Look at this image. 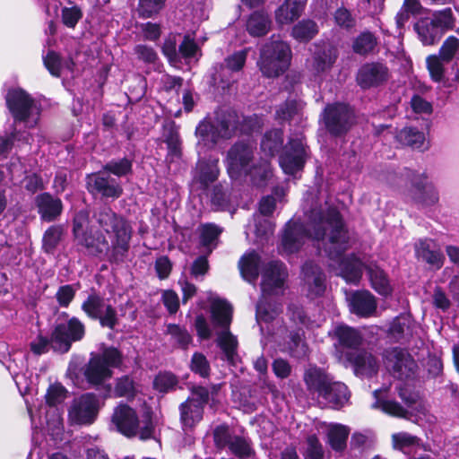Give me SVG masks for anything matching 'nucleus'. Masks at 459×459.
Returning a JSON list of instances; mask_svg holds the SVG:
<instances>
[{"mask_svg": "<svg viewBox=\"0 0 459 459\" xmlns=\"http://www.w3.org/2000/svg\"><path fill=\"white\" fill-rule=\"evenodd\" d=\"M322 242L325 255L337 264V274L347 282L357 284L361 279L364 264L355 255L343 256L349 247V233L341 212L335 207L312 210L308 228L300 220L288 221L281 231L279 250L282 254L297 253L306 240Z\"/></svg>", "mask_w": 459, "mask_h": 459, "instance_id": "obj_1", "label": "nucleus"}, {"mask_svg": "<svg viewBox=\"0 0 459 459\" xmlns=\"http://www.w3.org/2000/svg\"><path fill=\"white\" fill-rule=\"evenodd\" d=\"M90 210L85 207L74 212L72 218V236L78 250L98 259H106L111 264H123L128 253L121 252L116 255L113 252L115 242L109 243L104 233L91 224Z\"/></svg>", "mask_w": 459, "mask_h": 459, "instance_id": "obj_2", "label": "nucleus"}, {"mask_svg": "<svg viewBox=\"0 0 459 459\" xmlns=\"http://www.w3.org/2000/svg\"><path fill=\"white\" fill-rule=\"evenodd\" d=\"M333 346L340 360L353 368L356 376L371 377L377 372V359L362 346L360 333L343 324L336 325L332 331Z\"/></svg>", "mask_w": 459, "mask_h": 459, "instance_id": "obj_3", "label": "nucleus"}, {"mask_svg": "<svg viewBox=\"0 0 459 459\" xmlns=\"http://www.w3.org/2000/svg\"><path fill=\"white\" fill-rule=\"evenodd\" d=\"M261 271L260 321L267 323L275 319L282 310L280 299L284 292L288 270L284 263L275 260L265 264L263 269L260 267Z\"/></svg>", "mask_w": 459, "mask_h": 459, "instance_id": "obj_4", "label": "nucleus"}, {"mask_svg": "<svg viewBox=\"0 0 459 459\" xmlns=\"http://www.w3.org/2000/svg\"><path fill=\"white\" fill-rule=\"evenodd\" d=\"M255 147L238 141L227 152V172L230 179L258 186V165L254 163Z\"/></svg>", "mask_w": 459, "mask_h": 459, "instance_id": "obj_5", "label": "nucleus"}, {"mask_svg": "<svg viewBox=\"0 0 459 459\" xmlns=\"http://www.w3.org/2000/svg\"><path fill=\"white\" fill-rule=\"evenodd\" d=\"M96 222L106 232L113 233V252L118 255L122 251L129 253L133 230L128 221L109 206L100 208L94 214Z\"/></svg>", "mask_w": 459, "mask_h": 459, "instance_id": "obj_6", "label": "nucleus"}, {"mask_svg": "<svg viewBox=\"0 0 459 459\" xmlns=\"http://www.w3.org/2000/svg\"><path fill=\"white\" fill-rule=\"evenodd\" d=\"M454 26L453 11L446 7L432 13L430 16L420 18L414 23L413 30L422 45L433 46L437 44L443 35Z\"/></svg>", "mask_w": 459, "mask_h": 459, "instance_id": "obj_7", "label": "nucleus"}, {"mask_svg": "<svg viewBox=\"0 0 459 459\" xmlns=\"http://www.w3.org/2000/svg\"><path fill=\"white\" fill-rule=\"evenodd\" d=\"M291 49L280 36H272L260 49V71L267 77H278L290 65Z\"/></svg>", "mask_w": 459, "mask_h": 459, "instance_id": "obj_8", "label": "nucleus"}, {"mask_svg": "<svg viewBox=\"0 0 459 459\" xmlns=\"http://www.w3.org/2000/svg\"><path fill=\"white\" fill-rule=\"evenodd\" d=\"M60 316L66 318V322H56L53 326V351L65 354L71 350L74 342H81L85 337L86 326L77 316H69L67 312H62Z\"/></svg>", "mask_w": 459, "mask_h": 459, "instance_id": "obj_9", "label": "nucleus"}, {"mask_svg": "<svg viewBox=\"0 0 459 459\" xmlns=\"http://www.w3.org/2000/svg\"><path fill=\"white\" fill-rule=\"evenodd\" d=\"M396 390L406 408L395 400L385 395L389 391V387L377 389L373 392L375 402L372 407L380 409L383 412L392 416L406 418L408 410L413 409L414 406L420 402L419 395L415 392H412L405 384L397 385Z\"/></svg>", "mask_w": 459, "mask_h": 459, "instance_id": "obj_10", "label": "nucleus"}, {"mask_svg": "<svg viewBox=\"0 0 459 459\" xmlns=\"http://www.w3.org/2000/svg\"><path fill=\"white\" fill-rule=\"evenodd\" d=\"M321 119L326 131L334 137L342 136L351 128L355 121L352 108L342 102L327 104L322 114Z\"/></svg>", "mask_w": 459, "mask_h": 459, "instance_id": "obj_11", "label": "nucleus"}, {"mask_svg": "<svg viewBox=\"0 0 459 459\" xmlns=\"http://www.w3.org/2000/svg\"><path fill=\"white\" fill-rule=\"evenodd\" d=\"M308 156V146L303 138H290L279 156V164L285 174L295 176L303 170Z\"/></svg>", "mask_w": 459, "mask_h": 459, "instance_id": "obj_12", "label": "nucleus"}, {"mask_svg": "<svg viewBox=\"0 0 459 459\" xmlns=\"http://www.w3.org/2000/svg\"><path fill=\"white\" fill-rule=\"evenodd\" d=\"M405 176L411 184L407 197L411 202L422 207L433 206L438 203V192L434 185L429 181L426 173L406 169Z\"/></svg>", "mask_w": 459, "mask_h": 459, "instance_id": "obj_13", "label": "nucleus"}, {"mask_svg": "<svg viewBox=\"0 0 459 459\" xmlns=\"http://www.w3.org/2000/svg\"><path fill=\"white\" fill-rule=\"evenodd\" d=\"M286 189L283 186H273L271 193L264 195L260 198V239L262 237L272 236L275 229L274 212L278 209V205L285 203Z\"/></svg>", "mask_w": 459, "mask_h": 459, "instance_id": "obj_14", "label": "nucleus"}, {"mask_svg": "<svg viewBox=\"0 0 459 459\" xmlns=\"http://www.w3.org/2000/svg\"><path fill=\"white\" fill-rule=\"evenodd\" d=\"M85 189L93 197L100 196L102 199H118L123 195L120 183L102 169L96 172L88 173L84 178Z\"/></svg>", "mask_w": 459, "mask_h": 459, "instance_id": "obj_15", "label": "nucleus"}, {"mask_svg": "<svg viewBox=\"0 0 459 459\" xmlns=\"http://www.w3.org/2000/svg\"><path fill=\"white\" fill-rule=\"evenodd\" d=\"M4 100L13 120V126L17 123L28 122L35 104V100L30 93L21 87L9 88Z\"/></svg>", "mask_w": 459, "mask_h": 459, "instance_id": "obj_16", "label": "nucleus"}, {"mask_svg": "<svg viewBox=\"0 0 459 459\" xmlns=\"http://www.w3.org/2000/svg\"><path fill=\"white\" fill-rule=\"evenodd\" d=\"M390 78L387 65L382 62H368L358 70L356 82L358 85L368 90L384 85Z\"/></svg>", "mask_w": 459, "mask_h": 459, "instance_id": "obj_17", "label": "nucleus"}, {"mask_svg": "<svg viewBox=\"0 0 459 459\" xmlns=\"http://www.w3.org/2000/svg\"><path fill=\"white\" fill-rule=\"evenodd\" d=\"M99 412V400L95 394L87 393L81 396L79 402L69 410L68 417L72 424L91 425Z\"/></svg>", "mask_w": 459, "mask_h": 459, "instance_id": "obj_18", "label": "nucleus"}, {"mask_svg": "<svg viewBox=\"0 0 459 459\" xmlns=\"http://www.w3.org/2000/svg\"><path fill=\"white\" fill-rule=\"evenodd\" d=\"M385 358L388 368L399 379H409L414 376L418 368L416 361L405 351L394 347L385 351Z\"/></svg>", "mask_w": 459, "mask_h": 459, "instance_id": "obj_19", "label": "nucleus"}, {"mask_svg": "<svg viewBox=\"0 0 459 459\" xmlns=\"http://www.w3.org/2000/svg\"><path fill=\"white\" fill-rule=\"evenodd\" d=\"M113 374L111 368L97 359L94 352H91L89 360L82 368V375L90 385L97 388L102 386L105 390V397L111 392V385H105V383L113 377Z\"/></svg>", "mask_w": 459, "mask_h": 459, "instance_id": "obj_20", "label": "nucleus"}, {"mask_svg": "<svg viewBox=\"0 0 459 459\" xmlns=\"http://www.w3.org/2000/svg\"><path fill=\"white\" fill-rule=\"evenodd\" d=\"M34 203L41 221L54 222L59 219L64 211L61 198L49 192L37 195Z\"/></svg>", "mask_w": 459, "mask_h": 459, "instance_id": "obj_21", "label": "nucleus"}, {"mask_svg": "<svg viewBox=\"0 0 459 459\" xmlns=\"http://www.w3.org/2000/svg\"><path fill=\"white\" fill-rule=\"evenodd\" d=\"M303 281L307 286V295L311 299L322 296L326 289L325 275L323 270L313 261L302 265Z\"/></svg>", "mask_w": 459, "mask_h": 459, "instance_id": "obj_22", "label": "nucleus"}, {"mask_svg": "<svg viewBox=\"0 0 459 459\" xmlns=\"http://www.w3.org/2000/svg\"><path fill=\"white\" fill-rule=\"evenodd\" d=\"M417 259L428 264L432 269H440L445 261V256L438 248L437 243L430 238H420L414 244Z\"/></svg>", "mask_w": 459, "mask_h": 459, "instance_id": "obj_23", "label": "nucleus"}, {"mask_svg": "<svg viewBox=\"0 0 459 459\" xmlns=\"http://www.w3.org/2000/svg\"><path fill=\"white\" fill-rule=\"evenodd\" d=\"M303 378L308 392L316 399L334 381L329 373L317 366H309Z\"/></svg>", "mask_w": 459, "mask_h": 459, "instance_id": "obj_24", "label": "nucleus"}, {"mask_svg": "<svg viewBox=\"0 0 459 459\" xmlns=\"http://www.w3.org/2000/svg\"><path fill=\"white\" fill-rule=\"evenodd\" d=\"M350 392L345 384L333 381L316 399L318 403L332 409H341L349 403Z\"/></svg>", "mask_w": 459, "mask_h": 459, "instance_id": "obj_25", "label": "nucleus"}, {"mask_svg": "<svg viewBox=\"0 0 459 459\" xmlns=\"http://www.w3.org/2000/svg\"><path fill=\"white\" fill-rule=\"evenodd\" d=\"M111 422L117 430H137L140 426L136 411L125 403H120L114 408Z\"/></svg>", "mask_w": 459, "mask_h": 459, "instance_id": "obj_26", "label": "nucleus"}, {"mask_svg": "<svg viewBox=\"0 0 459 459\" xmlns=\"http://www.w3.org/2000/svg\"><path fill=\"white\" fill-rule=\"evenodd\" d=\"M350 307L352 313L368 317L376 312L377 301L368 290H357L351 296Z\"/></svg>", "mask_w": 459, "mask_h": 459, "instance_id": "obj_27", "label": "nucleus"}, {"mask_svg": "<svg viewBox=\"0 0 459 459\" xmlns=\"http://www.w3.org/2000/svg\"><path fill=\"white\" fill-rule=\"evenodd\" d=\"M210 312L211 321L215 327L222 330L230 329L232 322L233 307L226 299H214L211 304Z\"/></svg>", "mask_w": 459, "mask_h": 459, "instance_id": "obj_28", "label": "nucleus"}, {"mask_svg": "<svg viewBox=\"0 0 459 459\" xmlns=\"http://www.w3.org/2000/svg\"><path fill=\"white\" fill-rule=\"evenodd\" d=\"M413 320L410 314H400L390 324L388 333L395 342H406L412 336Z\"/></svg>", "mask_w": 459, "mask_h": 459, "instance_id": "obj_29", "label": "nucleus"}, {"mask_svg": "<svg viewBox=\"0 0 459 459\" xmlns=\"http://www.w3.org/2000/svg\"><path fill=\"white\" fill-rule=\"evenodd\" d=\"M305 8L303 0H285L275 11L278 24H290L298 20Z\"/></svg>", "mask_w": 459, "mask_h": 459, "instance_id": "obj_30", "label": "nucleus"}, {"mask_svg": "<svg viewBox=\"0 0 459 459\" xmlns=\"http://www.w3.org/2000/svg\"><path fill=\"white\" fill-rule=\"evenodd\" d=\"M338 56L337 49L330 45L317 48L313 55V70L317 74H325L331 70Z\"/></svg>", "mask_w": 459, "mask_h": 459, "instance_id": "obj_31", "label": "nucleus"}, {"mask_svg": "<svg viewBox=\"0 0 459 459\" xmlns=\"http://www.w3.org/2000/svg\"><path fill=\"white\" fill-rule=\"evenodd\" d=\"M378 46V38L368 30L360 31L352 39V51L359 56H367L374 54Z\"/></svg>", "mask_w": 459, "mask_h": 459, "instance_id": "obj_32", "label": "nucleus"}, {"mask_svg": "<svg viewBox=\"0 0 459 459\" xmlns=\"http://www.w3.org/2000/svg\"><path fill=\"white\" fill-rule=\"evenodd\" d=\"M199 231V244L206 249L209 255L217 247L223 228L213 222H206L200 225Z\"/></svg>", "mask_w": 459, "mask_h": 459, "instance_id": "obj_33", "label": "nucleus"}, {"mask_svg": "<svg viewBox=\"0 0 459 459\" xmlns=\"http://www.w3.org/2000/svg\"><path fill=\"white\" fill-rule=\"evenodd\" d=\"M220 176L218 161H201L197 166L195 180L202 191H207Z\"/></svg>", "mask_w": 459, "mask_h": 459, "instance_id": "obj_34", "label": "nucleus"}, {"mask_svg": "<svg viewBox=\"0 0 459 459\" xmlns=\"http://www.w3.org/2000/svg\"><path fill=\"white\" fill-rule=\"evenodd\" d=\"M216 130L220 139L229 140L238 133V114L235 111H223L216 117Z\"/></svg>", "mask_w": 459, "mask_h": 459, "instance_id": "obj_35", "label": "nucleus"}, {"mask_svg": "<svg viewBox=\"0 0 459 459\" xmlns=\"http://www.w3.org/2000/svg\"><path fill=\"white\" fill-rule=\"evenodd\" d=\"M231 192L229 186L222 183L213 185L210 193L211 207L214 212H226L231 207Z\"/></svg>", "mask_w": 459, "mask_h": 459, "instance_id": "obj_36", "label": "nucleus"}, {"mask_svg": "<svg viewBox=\"0 0 459 459\" xmlns=\"http://www.w3.org/2000/svg\"><path fill=\"white\" fill-rule=\"evenodd\" d=\"M238 269L245 281L254 283L258 278V251L252 249L245 253L238 261Z\"/></svg>", "mask_w": 459, "mask_h": 459, "instance_id": "obj_37", "label": "nucleus"}, {"mask_svg": "<svg viewBox=\"0 0 459 459\" xmlns=\"http://www.w3.org/2000/svg\"><path fill=\"white\" fill-rule=\"evenodd\" d=\"M65 236L62 224L50 225L43 233L41 249L45 254L54 255Z\"/></svg>", "mask_w": 459, "mask_h": 459, "instance_id": "obj_38", "label": "nucleus"}, {"mask_svg": "<svg viewBox=\"0 0 459 459\" xmlns=\"http://www.w3.org/2000/svg\"><path fill=\"white\" fill-rule=\"evenodd\" d=\"M95 357L99 359L106 367L111 368H121L124 365L125 356L123 351L113 345L102 343L99 352H94Z\"/></svg>", "mask_w": 459, "mask_h": 459, "instance_id": "obj_39", "label": "nucleus"}, {"mask_svg": "<svg viewBox=\"0 0 459 459\" xmlns=\"http://www.w3.org/2000/svg\"><path fill=\"white\" fill-rule=\"evenodd\" d=\"M105 306L104 298L92 287L87 298L82 301L81 309L89 319L96 321L102 313L103 308H105Z\"/></svg>", "mask_w": 459, "mask_h": 459, "instance_id": "obj_40", "label": "nucleus"}, {"mask_svg": "<svg viewBox=\"0 0 459 459\" xmlns=\"http://www.w3.org/2000/svg\"><path fill=\"white\" fill-rule=\"evenodd\" d=\"M217 345L223 352L229 364L235 366L238 358V339L230 329L222 330L218 333Z\"/></svg>", "mask_w": 459, "mask_h": 459, "instance_id": "obj_41", "label": "nucleus"}, {"mask_svg": "<svg viewBox=\"0 0 459 459\" xmlns=\"http://www.w3.org/2000/svg\"><path fill=\"white\" fill-rule=\"evenodd\" d=\"M283 147V131L279 128L267 131L260 143V151L269 157L282 152Z\"/></svg>", "mask_w": 459, "mask_h": 459, "instance_id": "obj_42", "label": "nucleus"}, {"mask_svg": "<svg viewBox=\"0 0 459 459\" xmlns=\"http://www.w3.org/2000/svg\"><path fill=\"white\" fill-rule=\"evenodd\" d=\"M228 432H214V441L218 446H229L230 451L239 457H247L250 454V446L246 439L240 437H230L221 444L222 439H226Z\"/></svg>", "mask_w": 459, "mask_h": 459, "instance_id": "obj_43", "label": "nucleus"}, {"mask_svg": "<svg viewBox=\"0 0 459 459\" xmlns=\"http://www.w3.org/2000/svg\"><path fill=\"white\" fill-rule=\"evenodd\" d=\"M180 420L185 428L193 429L203 420L204 410L201 406L191 404L190 400H186L179 406Z\"/></svg>", "mask_w": 459, "mask_h": 459, "instance_id": "obj_44", "label": "nucleus"}, {"mask_svg": "<svg viewBox=\"0 0 459 459\" xmlns=\"http://www.w3.org/2000/svg\"><path fill=\"white\" fill-rule=\"evenodd\" d=\"M399 143L410 146L415 150H423L425 134L422 131L413 126H406L396 134Z\"/></svg>", "mask_w": 459, "mask_h": 459, "instance_id": "obj_45", "label": "nucleus"}, {"mask_svg": "<svg viewBox=\"0 0 459 459\" xmlns=\"http://www.w3.org/2000/svg\"><path fill=\"white\" fill-rule=\"evenodd\" d=\"M218 134L215 126L207 119L201 120L195 128V135L199 143L209 148L214 147L219 142Z\"/></svg>", "mask_w": 459, "mask_h": 459, "instance_id": "obj_46", "label": "nucleus"}, {"mask_svg": "<svg viewBox=\"0 0 459 459\" xmlns=\"http://www.w3.org/2000/svg\"><path fill=\"white\" fill-rule=\"evenodd\" d=\"M318 33V25L310 19H303L296 23L291 30V36L299 42H308Z\"/></svg>", "mask_w": 459, "mask_h": 459, "instance_id": "obj_47", "label": "nucleus"}, {"mask_svg": "<svg viewBox=\"0 0 459 459\" xmlns=\"http://www.w3.org/2000/svg\"><path fill=\"white\" fill-rule=\"evenodd\" d=\"M372 288L382 296H388L392 288L385 273L377 266H369L367 270Z\"/></svg>", "mask_w": 459, "mask_h": 459, "instance_id": "obj_48", "label": "nucleus"}, {"mask_svg": "<svg viewBox=\"0 0 459 459\" xmlns=\"http://www.w3.org/2000/svg\"><path fill=\"white\" fill-rule=\"evenodd\" d=\"M393 446L406 455L415 453L420 447V439L407 432H397L392 437Z\"/></svg>", "mask_w": 459, "mask_h": 459, "instance_id": "obj_49", "label": "nucleus"}, {"mask_svg": "<svg viewBox=\"0 0 459 459\" xmlns=\"http://www.w3.org/2000/svg\"><path fill=\"white\" fill-rule=\"evenodd\" d=\"M178 377L171 371H160L153 379V389L161 394H168L177 389Z\"/></svg>", "mask_w": 459, "mask_h": 459, "instance_id": "obj_50", "label": "nucleus"}, {"mask_svg": "<svg viewBox=\"0 0 459 459\" xmlns=\"http://www.w3.org/2000/svg\"><path fill=\"white\" fill-rule=\"evenodd\" d=\"M102 169L110 175L117 178L126 177L133 173V160L124 157L119 160H110L102 166Z\"/></svg>", "mask_w": 459, "mask_h": 459, "instance_id": "obj_51", "label": "nucleus"}, {"mask_svg": "<svg viewBox=\"0 0 459 459\" xmlns=\"http://www.w3.org/2000/svg\"><path fill=\"white\" fill-rule=\"evenodd\" d=\"M288 342V350L290 356L294 358H303L307 353V345L304 341V333L299 329L290 333Z\"/></svg>", "mask_w": 459, "mask_h": 459, "instance_id": "obj_52", "label": "nucleus"}, {"mask_svg": "<svg viewBox=\"0 0 459 459\" xmlns=\"http://www.w3.org/2000/svg\"><path fill=\"white\" fill-rule=\"evenodd\" d=\"M189 369L195 375H198L202 378H209L211 376V365L206 356L199 351H195L193 353L190 363Z\"/></svg>", "mask_w": 459, "mask_h": 459, "instance_id": "obj_53", "label": "nucleus"}, {"mask_svg": "<svg viewBox=\"0 0 459 459\" xmlns=\"http://www.w3.org/2000/svg\"><path fill=\"white\" fill-rule=\"evenodd\" d=\"M411 411L414 412V421L421 428H430L437 421L436 416L430 413L429 408L422 401L417 403Z\"/></svg>", "mask_w": 459, "mask_h": 459, "instance_id": "obj_54", "label": "nucleus"}, {"mask_svg": "<svg viewBox=\"0 0 459 459\" xmlns=\"http://www.w3.org/2000/svg\"><path fill=\"white\" fill-rule=\"evenodd\" d=\"M67 389L59 382L49 385L45 394V403L49 407L62 403L67 397Z\"/></svg>", "mask_w": 459, "mask_h": 459, "instance_id": "obj_55", "label": "nucleus"}, {"mask_svg": "<svg viewBox=\"0 0 459 459\" xmlns=\"http://www.w3.org/2000/svg\"><path fill=\"white\" fill-rule=\"evenodd\" d=\"M167 333L170 334L175 339L179 348L184 351L187 350L193 342V337L186 328L177 324H169L167 326Z\"/></svg>", "mask_w": 459, "mask_h": 459, "instance_id": "obj_56", "label": "nucleus"}, {"mask_svg": "<svg viewBox=\"0 0 459 459\" xmlns=\"http://www.w3.org/2000/svg\"><path fill=\"white\" fill-rule=\"evenodd\" d=\"M166 0H139L137 13L140 18L148 19L160 13Z\"/></svg>", "mask_w": 459, "mask_h": 459, "instance_id": "obj_57", "label": "nucleus"}, {"mask_svg": "<svg viewBox=\"0 0 459 459\" xmlns=\"http://www.w3.org/2000/svg\"><path fill=\"white\" fill-rule=\"evenodd\" d=\"M114 393L116 397L134 398L135 396L134 380L127 375L118 377L115 384Z\"/></svg>", "mask_w": 459, "mask_h": 459, "instance_id": "obj_58", "label": "nucleus"}, {"mask_svg": "<svg viewBox=\"0 0 459 459\" xmlns=\"http://www.w3.org/2000/svg\"><path fill=\"white\" fill-rule=\"evenodd\" d=\"M96 321L99 322L102 328L115 331L117 325L119 324V317L116 307H114L111 304L106 305L104 311H102Z\"/></svg>", "mask_w": 459, "mask_h": 459, "instance_id": "obj_59", "label": "nucleus"}, {"mask_svg": "<svg viewBox=\"0 0 459 459\" xmlns=\"http://www.w3.org/2000/svg\"><path fill=\"white\" fill-rule=\"evenodd\" d=\"M333 19L337 26L345 30H351L356 26V18L351 12L341 6L333 13Z\"/></svg>", "mask_w": 459, "mask_h": 459, "instance_id": "obj_60", "label": "nucleus"}, {"mask_svg": "<svg viewBox=\"0 0 459 459\" xmlns=\"http://www.w3.org/2000/svg\"><path fill=\"white\" fill-rule=\"evenodd\" d=\"M459 54V39L454 36L448 37L439 49V57L446 63L450 62Z\"/></svg>", "mask_w": 459, "mask_h": 459, "instance_id": "obj_61", "label": "nucleus"}, {"mask_svg": "<svg viewBox=\"0 0 459 459\" xmlns=\"http://www.w3.org/2000/svg\"><path fill=\"white\" fill-rule=\"evenodd\" d=\"M177 37L174 34H169L161 46V53L168 59L170 64H177L180 62L178 50H177Z\"/></svg>", "mask_w": 459, "mask_h": 459, "instance_id": "obj_62", "label": "nucleus"}, {"mask_svg": "<svg viewBox=\"0 0 459 459\" xmlns=\"http://www.w3.org/2000/svg\"><path fill=\"white\" fill-rule=\"evenodd\" d=\"M137 59L147 65H154L159 60L156 50L148 45L138 44L134 48Z\"/></svg>", "mask_w": 459, "mask_h": 459, "instance_id": "obj_63", "label": "nucleus"}, {"mask_svg": "<svg viewBox=\"0 0 459 459\" xmlns=\"http://www.w3.org/2000/svg\"><path fill=\"white\" fill-rule=\"evenodd\" d=\"M305 459H325L322 445L315 436H310L307 441V448L304 452Z\"/></svg>", "mask_w": 459, "mask_h": 459, "instance_id": "obj_64", "label": "nucleus"}]
</instances>
